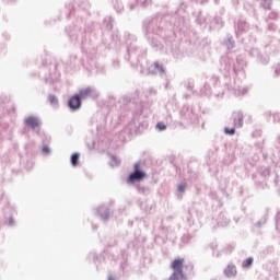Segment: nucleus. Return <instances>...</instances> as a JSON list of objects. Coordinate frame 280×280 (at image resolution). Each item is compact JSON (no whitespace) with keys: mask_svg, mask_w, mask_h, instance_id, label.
<instances>
[{"mask_svg":"<svg viewBox=\"0 0 280 280\" xmlns=\"http://www.w3.org/2000/svg\"><path fill=\"white\" fill-rule=\"evenodd\" d=\"M184 264H185V258H177L173 260V262L171 264L173 273L170 276L168 280L185 279V275L183 273Z\"/></svg>","mask_w":280,"mask_h":280,"instance_id":"nucleus-1","label":"nucleus"},{"mask_svg":"<svg viewBox=\"0 0 280 280\" xmlns=\"http://www.w3.org/2000/svg\"><path fill=\"white\" fill-rule=\"evenodd\" d=\"M68 106L72 108V110H78L80 106H82V101H80V95H74L69 100Z\"/></svg>","mask_w":280,"mask_h":280,"instance_id":"nucleus-2","label":"nucleus"},{"mask_svg":"<svg viewBox=\"0 0 280 280\" xmlns=\"http://www.w3.org/2000/svg\"><path fill=\"white\" fill-rule=\"evenodd\" d=\"M145 178V173L141 171H135L128 178V183H135V180H143Z\"/></svg>","mask_w":280,"mask_h":280,"instance_id":"nucleus-3","label":"nucleus"},{"mask_svg":"<svg viewBox=\"0 0 280 280\" xmlns=\"http://www.w3.org/2000/svg\"><path fill=\"white\" fill-rule=\"evenodd\" d=\"M26 126H30L31 128H38L40 126V122L37 118L28 117L25 119Z\"/></svg>","mask_w":280,"mask_h":280,"instance_id":"nucleus-4","label":"nucleus"},{"mask_svg":"<svg viewBox=\"0 0 280 280\" xmlns=\"http://www.w3.org/2000/svg\"><path fill=\"white\" fill-rule=\"evenodd\" d=\"M91 95H93V90L91 88L82 89L79 92V97L82 100H85V97H91Z\"/></svg>","mask_w":280,"mask_h":280,"instance_id":"nucleus-5","label":"nucleus"},{"mask_svg":"<svg viewBox=\"0 0 280 280\" xmlns=\"http://www.w3.org/2000/svg\"><path fill=\"white\" fill-rule=\"evenodd\" d=\"M234 124L238 128H242L244 126V116L241 113L234 114Z\"/></svg>","mask_w":280,"mask_h":280,"instance_id":"nucleus-6","label":"nucleus"},{"mask_svg":"<svg viewBox=\"0 0 280 280\" xmlns=\"http://www.w3.org/2000/svg\"><path fill=\"white\" fill-rule=\"evenodd\" d=\"M225 275L226 277H235V275H237V269H235V266H228Z\"/></svg>","mask_w":280,"mask_h":280,"instance_id":"nucleus-7","label":"nucleus"},{"mask_svg":"<svg viewBox=\"0 0 280 280\" xmlns=\"http://www.w3.org/2000/svg\"><path fill=\"white\" fill-rule=\"evenodd\" d=\"M79 161H80V154L73 153L71 156V164L73 165V167L78 165Z\"/></svg>","mask_w":280,"mask_h":280,"instance_id":"nucleus-8","label":"nucleus"},{"mask_svg":"<svg viewBox=\"0 0 280 280\" xmlns=\"http://www.w3.org/2000/svg\"><path fill=\"white\" fill-rule=\"evenodd\" d=\"M250 266H253V258H247L244 260L243 268H250Z\"/></svg>","mask_w":280,"mask_h":280,"instance_id":"nucleus-9","label":"nucleus"},{"mask_svg":"<svg viewBox=\"0 0 280 280\" xmlns=\"http://www.w3.org/2000/svg\"><path fill=\"white\" fill-rule=\"evenodd\" d=\"M48 100H49L50 104H52L54 106H56V104H58V98L54 95H50L48 97Z\"/></svg>","mask_w":280,"mask_h":280,"instance_id":"nucleus-10","label":"nucleus"},{"mask_svg":"<svg viewBox=\"0 0 280 280\" xmlns=\"http://www.w3.org/2000/svg\"><path fill=\"white\" fill-rule=\"evenodd\" d=\"M156 128H158L159 130H166V129H167V126H165L163 122H158V124H156Z\"/></svg>","mask_w":280,"mask_h":280,"instance_id":"nucleus-11","label":"nucleus"},{"mask_svg":"<svg viewBox=\"0 0 280 280\" xmlns=\"http://www.w3.org/2000/svg\"><path fill=\"white\" fill-rule=\"evenodd\" d=\"M225 133L226 135H235V128H232V129L225 128Z\"/></svg>","mask_w":280,"mask_h":280,"instance_id":"nucleus-12","label":"nucleus"},{"mask_svg":"<svg viewBox=\"0 0 280 280\" xmlns=\"http://www.w3.org/2000/svg\"><path fill=\"white\" fill-rule=\"evenodd\" d=\"M44 154H49V147H43Z\"/></svg>","mask_w":280,"mask_h":280,"instance_id":"nucleus-13","label":"nucleus"},{"mask_svg":"<svg viewBox=\"0 0 280 280\" xmlns=\"http://www.w3.org/2000/svg\"><path fill=\"white\" fill-rule=\"evenodd\" d=\"M178 190H179V191H185V186H184V185H179V186H178Z\"/></svg>","mask_w":280,"mask_h":280,"instance_id":"nucleus-14","label":"nucleus"}]
</instances>
